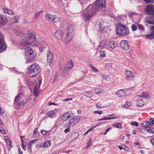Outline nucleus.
I'll return each mask as SVG.
<instances>
[{"mask_svg": "<svg viewBox=\"0 0 154 154\" xmlns=\"http://www.w3.org/2000/svg\"><path fill=\"white\" fill-rule=\"evenodd\" d=\"M95 4L90 5L86 8L83 14L84 19L86 22H88L91 18L94 16L96 12L95 6L103 8L105 6V2L104 0H97Z\"/></svg>", "mask_w": 154, "mask_h": 154, "instance_id": "nucleus-2", "label": "nucleus"}, {"mask_svg": "<svg viewBox=\"0 0 154 154\" xmlns=\"http://www.w3.org/2000/svg\"><path fill=\"white\" fill-rule=\"evenodd\" d=\"M96 93L99 94L101 92L102 90L101 88L100 87H96L94 90Z\"/></svg>", "mask_w": 154, "mask_h": 154, "instance_id": "nucleus-44", "label": "nucleus"}, {"mask_svg": "<svg viewBox=\"0 0 154 154\" xmlns=\"http://www.w3.org/2000/svg\"><path fill=\"white\" fill-rule=\"evenodd\" d=\"M32 40H33V41L32 42V44H31V45H32L33 46L37 47L38 48L39 45H39V41L38 42L37 40H35V38Z\"/></svg>", "mask_w": 154, "mask_h": 154, "instance_id": "nucleus-35", "label": "nucleus"}, {"mask_svg": "<svg viewBox=\"0 0 154 154\" xmlns=\"http://www.w3.org/2000/svg\"><path fill=\"white\" fill-rule=\"evenodd\" d=\"M137 96L141 97H144L145 98H150V96L149 94L145 92L142 93L140 95H138Z\"/></svg>", "mask_w": 154, "mask_h": 154, "instance_id": "nucleus-32", "label": "nucleus"}, {"mask_svg": "<svg viewBox=\"0 0 154 154\" xmlns=\"http://www.w3.org/2000/svg\"><path fill=\"white\" fill-rule=\"evenodd\" d=\"M31 100V97L29 96L28 97L27 99L26 100L25 103L24 104L28 103L29 102H30Z\"/></svg>", "mask_w": 154, "mask_h": 154, "instance_id": "nucleus-55", "label": "nucleus"}, {"mask_svg": "<svg viewBox=\"0 0 154 154\" xmlns=\"http://www.w3.org/2000/svg\"><path fill=\"white\" fill-rule=\"evenodd\" d=\"M124 93L123 90L121 89L118 91L116 92V94H117L119 97H122L123 96Z\"/></svg>", "mask_w": 154, "mask_h": 154, "instance_id": "nucleus-36", "label": "nucleus"}, {"mask_svg": "<svg viewBox=\"0 0 154 154\" xmlns=\"http://www.w3.org/2000/svg\"><path fill=\"white\" fill-rule=\"evenodd\" d=\"M28 73L30 77H35L41 71L39 65L36 63H34L30 66L28 69Z\"/></svg>", "mask_w": 154, "mask_h": 154, "instance_id": "nucleus-4", "label": "nucleus"}, {"mask_svg": "<svg viewBox=\"0 0 154 154\" xmlns=\"http://www.w3.org/2000/svg\"><path fill=\"white\" fill-rule=\"evenodd\" d=\"M112 63L109 62H107L105 64L106 67L108 68H110L112 67Z\"/></svg>", "mask_w": 154, "mask_h": 154, "instance_id": "nucleus-50", "label": "nucleus"}, {"mask_svg": "<svg viewBox=\"0 0 154 154\" xmlns=\"http://www.w3.org/2000/svg\"><path fill=\"white\" fill-rule=\"evenodd\" d=\"M146 22L150 24L154 25V15H152L150 20H146Z\"/></svg>", "mask_w": 154, "mask_h": 154, "instance_id": "nucleus-31", "label": "nucleus"}, {"mask_svg": "<svg viewBox=\"0 0 154 154\" xmlns=\"http://www.w3.org/2000/svg\"><path fill=\"white\" fill-rule=\"evenodd\" d=\"M70 127L68 126V127L67 128H66V129H65V130L64 132L65 133H67L70 131Z\"/></svg>", "mask_w": 154, "mask_h": 154, "instance_id": "nucleus-59", "label": "nucleus"}, {"mask_svg": "<svg viewBox=\"0 0 154 154\" xmlns=\"http://www.w3.org/2000/svg\"><path fill=\"white\" fill-rule=\"evenodd\" d=\"M37 45H39L38 48L41 52L45 50V49L48 46L47 44L42 40L39 41V44Z\"/></svg>", "mask_w": 154, "mask_h": 154, "instance_id": "nucleus-12", "label": "nucleus"}, {"mask_svg": "<svg viewBox=\"0 0 154 154\" xmlns=\"http://www.w3.org/2000/svg\"><path fill=\"white\" fill-rule=\"evenodd\" d=\"M106 56L105 51H101L100 52V57L103 58Z\"/></svg>", "mask_w": 154, "mask_h": 154, "instance_id": "nucleus-37", "label": "nucleus"}, {"mask_svg": "<svg viewBox=\"0 0 154 154\" xmlns=\"http://www.w3.org/2000/svg\"><path fill=\"white\" fill-rule=\"evenodd\" d=\"M54 35L55 37L58 39L61 40L62 37L63 35V33L62 31L58 30L55 32Z\"/></svg>", "mask_w": 154, "mask_h": 154, "instance_id": "nucleus-16", "label": "nucleus"}, {"mask_svg": "<svg viewBox=\"0 0 154 154\" xmlns=\"http://www.w3.org/2000/svg\"><path fill=\"white\" fill-rule=\"evenodd\" d=\"M3 35L0 32V53L6 50L7 47L6 44L3 40Z\"/></svg>", "mask_w": 154, "mask_h": 154, "instance_id": "nucleus-7", "label": "nucleus"}, {"mask_svg": "<svg viewBox=\"0 0 154 154\" xmlns=\"http://www.w3.org/2000/svg\"><path fill=\"white\" fill-rule=\"evenodd\" d=\"M19 17L18 16H16L14 18L13 20L14 23H17L18 22L19 19Z\"/></svg>", "mask_w": 154, "mask_h": 154, "instance_id": "nucleus-51", "label": "nucleus"}, {"mask_svg": "<svg viewBox=\"0 0 154 154\" xmlns=\"http://www.w3.org/2000/svg\"><path fill=\"white\" fill-rule=\"evenodd\" d=\"M150 142L154 146V138L151 139L150 140Z\"/></svg>", "mask_w": 154, "mask_h": 154, "instance_id": "nucleus-64", "label": "nucleus"}, {"mask_svg": "<svg viewBox=\"0 0 154 154\" xmlns=\"http://www.w3.org/2000/svg\"><path fill=\"white\" fill-rule=\"evenodd\" d=\"M6 143L8 148V150L9 151L12 148V145L11 141L9 140L6 141Z\"/></svg>", "mask_w": 154, "mask_h": 154, "instance_id": "nucleus-34", "label": "nucleus"}, {"mask_svg": "<svg viewBox=\"0 0 154 154\" xmlns=\"http://www.w3.org/2000/svg\"><path fill=\"white\" fill-rule=\"evenodd\" d=\"M45 19L49 21H53L54 23H57L59 22L60 19L57 15L52 14H46L45 15Z\"/></svg>", "mask_w": 154, "mask_h": 154, "instance_id": "nucleus-5", "label": "nucleus"}, {"mask_svg": "<svg viewBox=\"0 0 154 154\" xmlns=\"http://www.w3.org/2000/svg\"><path fill=\"white\" fill-rule=\"evenodd\" d=\"M72 117V116L70 112H66L62 115L61 120L64 121L67 120L68 119L71 118Z\"/></svg>", "mask_w": 154, "mask_h": 154, "instance_id": "nucleus-13", "label": "nucleus"}, {"mask_svg": "<svg viewBox=\"0 0 154 154\" xmlns=\"http://www.w3.org/2000/svg\"><path fill=\"white\" fill-rule=\"evenodd\" d=\"M75 27L74 24L70 23L68 24L67 32L71 33L72 32V33L74 34Z\"/></svg>", "mask_w": 154, "mask_h": 154, "instance_id": "nucleus-18", "label": "nucleus"}, {"mask_svg": "<svg viewBox=\"0 0 154 154\" xmlns=\"http://www.w3.org/2000/svg\"><path fill=\"white\" fill-rule=\"evenodd\" d=\"M22 95V93H20L15 97L14 100V104L17 105L18 108L21 106L23 103L21 99V95Z\"/></svg>", "mask_w": 154, "mask_h": 154, "instance_id": "nucleus-8", "label": "nucleus"}, {"mask_svg": "<svg viewBox=\"0 0 154 154\" xmlns=\"http://www.w3.org/2000/svg\"><path fill=\"white\" fill-rule=\"evenodd\" d=\"M80 119V117L79 116L75 117L69 119L68 122L66 124V125H67V127L73 126L79 122Z\"/></svg>", "mask_w": 154, "mask_h": 154, "instance_id": "nucleus-6", "label": "nucleus"}, {"mask_svg": "<svg viewBox=\"0 0 154 154\" xmlns=\"http://www.w3.org/2000/svg\"><path fill=\"white\" fill-rule=\"evenodd\" d=\"M149 121H151L150 124L151 126H153L154 125V119L152 118H150L149 119Z\"/></svg>", "mask_w": 154, "mask_h": 154, "instance_id": "nucleus-47", "label": "nucleus"}, {"mask_svg": "<svg viewBox=\"0 0 154 154\" xmlns=\"http://www.w3.org/2000/svg\"><path fill=\"white\" fill-rule=\"evenodd\" d=\"M3 11L5 13H6L9 15H13L14 14V12L12 10L6 8H4Z\"/></svg>", "mask_w": 154, "mask_h": 154, "instance_id": "nucleus-26", "label": "nucleus"}, {"mask_svg": "<svg viewBox=\"0 0 154 154\" xmlns=\"http://www.w3.org/2000/svg\"><path fill=\"white\" fill-rule=\"evenodd\" d=\"M7 22V18L4 15H0V25L4 26Z\"/></svg>", "mask_w": 154, "mask_h": 154, "instance_id": "nucleus-15", "label": "nucleus"}, {"mask_svg": "<svg viewBox=\"0 0 154 154\" xmlns=\"http://www.w3.org/2000/svg\"><path fill=\"white\" fill-rule=\"evenodd\" d=\"M42 12V11L37 12L35 15V18L36 19L39 16L40 14Z\"/></svg>", "mask_w": 154, "mask_h": 154, "instance_id": "nucleus-45", "label": "nucleus"}, {"mask_svg": "<svg viewBox=\"0 0 154 154\" xmlns=\"http://www.w3.org/2000/svg\"><path fill=\"white\" fill-rule=\"evenodd\" d=\"M108 117H105L104 118H101L100 119H99L97 120L98 121H101L102 120H108Z\"/></svg>", "mask_w": 154, "mask_h": 154, "instance_id": "nucleus-62", "label": "nucleus"}, {"mask_svg": "<svg viewBox=\"0 0 154 154\" xmlns=\"http://www.w3.org/2000/svg\"><path fill=\"white\" fill-rule=\"evenodd\" d=\"M146 3H148L153 2V0H143Z\"/></svg>", "mask_w": 154, "mask_h": 154, "instance_id": "nucleus-61", "label": "nucleus"}, {"mask_svg": "<svg viewBox=\"0 0 154 154\" xmlns=\"http://www.w3.org/2000/svg\"><path fill=\"white\" fill-rule=\"evenodd\" d=\"M38 139H35L30 141L28 145L27 146V149L28 150V152L30 153H31L32 152V145L33 144L35 141L37 140Z\"/></svg>", "mask_w": 154, "mask_h": 154, "instance_id": "nucleus-21", "label": "nucleus"}, {"mask_svg": "<svg viewBox=\"0 0 154 154\" xmlns=\"http://www.w3.org/2000/svg\"><path fill=\"white\" fill-rule=\"evenodd\" d=\"M51 145V141H46L44 143V145H41L39 146L43 148H48Z\"/></svg>", "mask_w": 154, "mask_h": 154, "instance_id": "nucleus-27", "label": "nucleus"}, {"mask_svg": "<svg viewBox=\"0 0 154 154\" xmlns=\"http://www.w3.org/2000/svg\"><path fill=\"white\" fill-rule=\"evenodd\" d=\"M94 112L95 114H96L98 113L100 115L102 113V111L99 110L95 111Z\"/></svg>", "mask_w": 154, "mask_h": 154, "instance_id": "nucleus-60", "label": "nucleus"}, {"mask_svg": "<svg viewBox=\"0 0 154 154\" xmlns=\"http://www.w3.org/2000/svg\"><path fill=\"white\" fill-rule=\"evenodd\" d=\"M121 48L124 50H128L129 48V46L127 41L126 40L121 41L120 43Z\"/></svg>", "mask_w": 154, "mask_h": 154, "instance_id": "nucleus-11", "label": "nucleus"}, {"mask_svg": "<svg viewBox=\"0 0 154 154\" xmlns=\"http://www.w3.org/2000/svg\"><path fill=\"white\" fill-rule=\"evenodd\" d=\"M69 71V69H67L66 68H64L62 75V77H65L67 76Z\"/></svg>", "mask_w": 154, "mask_h": 154, "instance_id": "nucleus-29", "label": "nucleus"}, {"mask_svg": "<svg viewBox=\"0 0 154 154\" xmlns=\"http://www.w3.org/2000/svg\"><path fill=\"white\" fill-rule=\"evenodd\" d=\"M131 105V103L130 102H127L124 104V107L125 108H128Z\"/></svg>", "mask_w": 154, "mask_h": 154, "instance_id": "nucleus-49", "label": "nucleus"}, {"mask_svg": "<svg viewBox=\"0 0 154 154\" xmlns=\"http://www.w3.org/2000/svg\"><path fill=\"white\" fill-rule=\"evenodd\" d=\"M47 115L49 117L52 118H55L56 116V113L54 112V110L48 112L47 113Z\"/></svg>", "mask_w": 154, "mask_h": 154, "instance_id": "nucleus-23", "label": "nucleus"}, {"mask_svg": "<svg viewBox=\"0 0 154 154\" xmlns=\"http://www.w3.org/2000/svg\"><path fill=\"white\" fill-rule=\"evenodd\" d=\"M145 36L149 39H154V32L153 31H152L150 34L146 35Z\"/></svg>", "mask_w": 154, "mask_h": 154, "instance_id": "nucleus-28", "label": "nucleus"}, {"mask_svg": "<svg viewBox=\"0 0 154 154\" xmlns=\"http://www.w3.org/2000/svg\"><path fill=\"white\" fill-rule=\"evenodd\" d=\"M73 64L72 60H71L66 64V67L65 68H66L68 69H71L73 67Z\"/></svg>", "mask_w": 154, "mask_h": 154, "instance_id": "nucleus-25", "label": "nucleus"}, {"mask_svg": "<svg viewBox=\"0 0 154 154\" xmlns=\"http://www.w3.org/2000/svg\"><path fill=\"white\" fill-rule=\"evenodd\" d=\"M108 43L106 40H103L100 44L99 47L101 49H103L107 46Z\"/></svg>", "mask_w": 154, "mask_h": 154, "instance_id": "nucleus-20", "label": "nucleus"}, {"mask_svg": "<svg viewBox=\"0 0 154 154\" xmlns=\"http://www.w3.org/2000/svg\"><path fill=\"white\" fill-rule=\"evenodd\" d=\"M5 112V111L0 107V115H2ZM3 123L1 120L0 119V125H2Z\"/></svg>", "mask_w": 154, "mask_h": 154, "instance_id": "nucleus-43", "label": "nucleus"}, {"mask_svg": "<svg viewBox=\"0 0 154 154\" xmlns=\"http://www.w3.org/2000/svg\"><path fill=\"white\" fill-rule=\"evenodd\" d=\"M47 56L48 62L49 63L52 62L53 61V56L50 51L48 50Z\"/></svg>", "mask_w": 154, "mask_h": 154, "instance_id": "nucleus-17", "label": "nucleus"}, {"mask_svg": "<svg viewBox=\"0 0 154 154\" xmlns=\"http://www.w3.org/2000/svg\"><path fill=\"white\" fill-rule=\"evenodd\" d=\"M91 140H90L87 143V145L86 146V148H88L89 147H90L91 146Z\"/></svg>", "mask_w": 154, "mask_h": 154, "instance_id": "nucleus-53", "label": "nucleus"}, {"mask_svg": "<svg viewBox=\"0 0 154 154\" xmlns=\"http://www.w3.org/2000/svg\"><path fill=\"white\" fill-rule=\"evenodd\" d=\"M146 130L150 133L153 134L154 133V128L151 126L149 127Z\"/></svg>", "mask_w": 154, "mask_h": 154, "instance_id": "nucleus-41", "label": "nucleus"}, {"mask_svg": "<svg viewBox=\"0 0 154 154\" xmlns=\"http://www.w3.org/2000/svg\"><path fill=\"white\" fill-rule=\"evenodd\" d=\"M125 74L126 77L128 80L132 81L134 79V76L133 72L131 71L126 69L125 70Z\"/></svg>", "mask_w": 154, "mask_h": 154, "instance_id": "nucleus-9", "label": "nucleus"}, {"mask_svg": "<svg viewBox=\"0 0 154 154\" xmlns=\"http://www.w3.org/2000/svg\"><path fill=\"white\" fill-rule=\"evenodd\" d=\"M150 122L148 121H145L142 123L143 127L145 128V129L146 130L150 126H151L150 124Z\"/></svg>", "mask_w": 154, "mask_h": 154, "instance_id": "nucleus-24", "label": "nucleus"}, {"mask_svg": "<svg viewBox=\"0 0 154 154\" xmlns=\"http://www.w3.org/2000/svg\"><path fill=\"white\" fill-rule=\"evenodd\" d=\"M40 87H34L33 89V94L34 96L35 97H38L40 95L41 91Z\"/></svg>", "mask_w": 154, "mask_h": 154, "instance_id": "nucleus-19", "label": "nucleus"}, {"mask_svg": "<svg viewBox=\"0 0 154 154\" xmlns=\"http://www.w3.org/2000/svg\"><path fill=\"white\" fill-rule=\"evenodd\" d=\"M137 26L136 25L133 24L131 25V29L133 31H135L137 30Z\"/></svg>", "mask_w": 154, "mask_h": 154, "instance_id": "nucleus-48", "label": "nucleus"}, {"mask_svg": "<svg viewBox=\"0 0 154 154\" xmlns=\"http://www.w3.org/2000/svg\"><path fill=\"white\" fill-rule=\"evenodd\" d=\"M144 101L141 99H138L136 101V105L137 106L141 107L144 105Z\"/></svg>", "mask_w": 154, "mask_h": 154, "instance_id": "nucleus-22", "label": "nucleus"}, {"mask_svg": "<svg viewBox=\"0 0 154 154\" xmlns=\"http://www.w3.org/2000/svg\"><path fill=\"white\" fill-rule=\"evenodd\" d=\"M135 14V13L134 12H130L128 13V16L131 18L132 17L133 15Z\"/></svg>", "mask_w": 154, "mask_h": 154, "instance_id": "nucleus-52", "label": "nucleus"}, {"mask_svg": "<svg viewBox=\"0 0 154 154\" xmlns=\"http://www.w3.org/2000/svg\"><path fill=\"white\" fill-rule=\"evenodd\" d=\"M112 126L121 129L122 128V125L119 123H117L115 124H113L112 125Z\"/></svg>", "mask_w": 154, "mask_h": 154, "instance_id": "nucleus-42", "label": "nucleus"}, {"mask_svg": "<svg viewBox=\"0 0 154 154\" xmlns=\"http://www.w3.org/2000/svg\"><path fill=\"white\" fill-rule=\"evenodd\" d=\"M137 27H138V28L139 29H140L141 30H142L143 31L144 30H145L144 28L143 25H141L140 24H137Z\"/></svg>", "mask_w": 154, "mask_h": 154, "instance_id": "nucleus-46", "label": "nucleus"}, {"mask_svg": "<svg viewBox=\"0 0 154 154\" xmlns=\"http://www.w3.org/2000/svg\"><path fill=\"white\" fill-rule=\"evenodd\" d=\"M109 45L113 49L117 46L118 44L116 42L112 41L109 42Z\"/></svg>", "mask_w": 154, "mask_h": 154, "instance_id": "nucleus-30", "label": "nucleus"}, {"mask_svg": "<svg viewBox=\"0 0 154 154\" xmlns=\"http://www.w3.org/2000/svg\"><path fill=\"white\" fill-rule=\"evenodd\" d=\"M89 66L91 69L95 72H98V70L96 67L94 66L93 65L91 64H89Z\"/></svg>", "mask_w": 154, "mask_h": 154, "instance_id": "nucleus-38", "label": "nucleus"}, {"mask_svg": "<svg viewBox=\"0 0 154 154\" xmlns=\"http://www.w3.org/2000/svg\"><path fill=\"white\" fill-rule=\"evenodd\" d=\"M59 73L57 72L56 75H55V76L54 78V81H55V80H57L59 77Z\"/></svg>", "mask_w": 154, "mask_h": 154, "instance_id": "nucleus-54", "label": "nucleus"}, {"mask_svg": "<svg viewBox=\"0 0 154 154\" xmlns=\"http://www.w3.org/2000/svg\"><path fill=\"white\" fill-rule=\"evenodd\" d=\"M79 133H75L72 134L71 137L72 140H75L79 137Z\"/></svg>", "mask_w": 154, "mask_h": 154, "instance_id": "nucleus-33", "label": "nucleus"}, {"mask_svg": "<svg viewBox=\"0 0 154 154\" xmlns=\"http://www.w3.org/2000/svg\"><path fill=\"white\" fill-rule=\"evenodd\" d=\"M74 34L72 33V32H67L65 41L66 43H69L73 38Z\"/></svg>", "mask_w": 154, "mask_h": 154, "instance_id": "nucleus-14", "label": "nucleus"}, {"mask_svg": "<svg viewBox=\"0 0 154 154\" xmlns=\"http://www.w3.org/2000/svg\"><path fill=\"white\" fill-rule=\"evenodd\" d=\"M41 134L43 135H45L46 134L47 131H45L42 130L41 131Z\"/></svg>", "mask_w": 154, "mask_h": 154, "instance_id": "nucleus-63", "label": "nucleus"}, {"mask_svg": "<svg viewBox=\"0 0 154 154\" xmlns=\"http://www.w3.org/2000/svg\"><path fill=\"white\" fill-rule=\"evenodd\" d=\"M42 83L41 80L39 79L38 80V84L36 85L35 87H40Z\"/></svg>", "mask_w": 154, "mask_h": 154, "instance_id": "nucleus-57", "label": "nucleus"}, {"mask_svg": "<svg viewBox=\"0 0 154 154\" xmlns=\"http://www.w3.org/2000/svg\"><path fill=\"white\" fill-rule=\"evenodd\" d=\"M132 125H134L136 126H138L139 125L136 122H132L131 123Z\"/></svg>", "mask_w": 154, "mask_h": 154, "instance_id": "nucleus-58", "label": "nucleus"}, {"mask_svg": "<svg viewBox=\"0 0 154 154\" xmlns=\"http://www.w3.org/2000/svg\"><path fill=\"white\" fill-rule=\"evenodd\" d=\"M28 36L29 39L27 38L22 40L20 42V47H19V49L25 51V55L27 57L26 63L31 62L35 57L33 50L29 47L31 45V40H34L35 38V33L33 31H29L28 32Z\"/></svg>", "mask_w": 154, "mask_h": 154, "instance_id": "nucleus-1", "label": "nucleus"}, {"mask_svg": "<svg viewBox=\"0 0 154 154\" xmlns=\"http://www.w3.org/2000/svg\"><path fill=\"white\" fill-rule=\"evenodd\" d=\"M101 77L103 79H105L107 81L110 79V77L109 76L106 75H102Z\"/></svg>", "mask_w": 154, "mask_h": 154, "instance_id": "nucleus-40", "label": "nucleus"}, {"mask_svg": "<svg viewBox=\"0 0 154 154\" xmlns=\"http://www.w3.org/2000/svg\"><path fill=\"white\" fill-rule=\"evenodd\" d=\"M145 12L148 14L154 15V6L153 5H147L145 9Z\"/></svg>", "mask_w": 154, "mask_h": 154, "instance_id": "nucleus-10", "label": "nucleus"}, {"mask_svg": "<svg viewBox=\"0 0 154 154\" xmlns=\"http://www.w3.org/2000/svg\"><path fill=\"white\" fill-rule=\"evenodd\" d=\"M116 28V34L119 36H124L129 33L128 28L121 23L117 24Z\"/></svg>", "mask_w": 154, "mask_h": 154, "instance_id": "nucleus-3", "label": "nucleus"}, {"mask_svg": "<svg viewBox=\"0 0 154 154\" xmlns=\"http://www.w3.org/2000/svg\"><path fill=\"white\" fill-rule=\"evenodd\" d=\"M96 106L97 107L101 109L103 108L106 107L105 105H104L103 104L100 103H98L96 104Z\"/></svg>", "mask_w": 154, "mask_h": 154, "instance_id": "nucleus-39", "label": "nucleus"}, {"mask_svg": "<svg viewBox=\"0 0 154 154\" xmlns=\"http://www.w3.org/2000/svg\"><path fill=\"white\" fill-rule=\"evenodd\" d=\"M111 119H116L119 118V116H110L109 117Z\"/></svg>", "mask_w": 154, "mask_h": 154, "instance_id": "nucleus-56", "label": "nucleus"}]
</instances>
